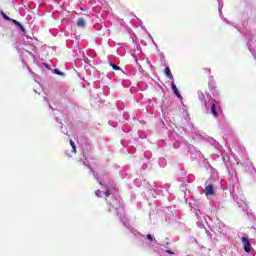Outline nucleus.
I'll return each instance as SVG.
<instances>
[{
    "mask_svg": "<svg viewBox=\"0 0 256 256\" xmlns=\"http://www.w3.org/2000/svg\"><path fill=\"white\" fill-rule=\"evenodd\" d=\"M105 195H106V197H111V190L106 189Z\"/></svg>",
    "mask_w": 256,
    "mask_h": 256,
    "instance_id": "obj_10",
    "label": "nucleus"
},
{
    "mask_svg": "<svg viewBox=\"0 0 256 256\" xmlns=\"http://www.w3.org/2000/svg\"><path fill=\"white\" fill-rule=\"evenodd\" d=\"M103 192L101 191V190H96L95 191V195H96V197H101V194H102Z\"/></svg>",
    "mask_w": 256,
    "mask_h": 256,
    "instance_id": "obj_9",
    "label": "nucleus"
},
{
    "mask_svg": "<svg viewBox=\"0 0 256 256\" xmlns=\"http://www.w3.org/2000/svg\"><path fill=\"white\" fill-rule=\"evenodd\" d=\"M12 21V23H14V25H16V27H19L21 24L19 23V21H17V20H11Z\"/></svg>",
    "mask_w": 256,
    "mask_h": 256,
    "instance_id": "obj_12",
    "label": "nucleus"
},
{
    "mask_svg": "<svg viewBox=\"0 0 256 256\" xmlns=\"http://www.w3.org/2000/svg\"><path fill=\"white\" fill-rule=\"evenodd\" d=\"M72 153H77V146L72 147Z\"/></svg>",
    "mask_w": 256,
    "mask_h": 256,
    "instance_id": "obj_15",
    "label": "nucleus"
},
{
    "mask_svg": "<svg viewBox=\"0 0 256 256\" xmlns=\"http://www.w3.org/2000/svg\"><path fill=\"white\" fill-rule=\"evenodd\" d=\"M171 89H172L174 95H176V97H178V99H181V93L179 92V89H177V85H175L174 80H172Z\"/></svg>",
    "mask_w": 256,
    "mask_h": 256,
    "instance_id": "obj_3",
    "label": "nucleus"
},
{
    "mask_svg": "<svg viewBox=\"0 0 256 256\" xmlns=\"http://www.w3.org/2000/svg\"><path fill=\"white\" fill-rule=\"evenodd\" d=\"M146 237L149 241H155V238L151 234H148Z\"/></svg>",
    "mask_w": 256,
    "mask_h": 256,
    "instance_id": "obj_11",
    "label": "nucleus"
},
{
    "mask_svg": "<svg viewBox=\"0 0 256 256\" xmlns=\"http://www.w3.org/2000/svg\"><path fill=\"white\" fill-rule=\"evenodd\" d=\"M109 65H110V67H112V69L114 71H121V67H119V66H117V65H115L113 63H109Z\"/></svg>",
    "mask_w": 256,
    "mask_h": 256,
    "instance_id": "obj_7",
    "label": "nucleus"
},
{
    "mask_svg": "<svg viewBox=\"0 0 256 256\" xmlns=\"http://www.w3.org/2000/svg\"><path fill=\"white\" fill-rule=\"evenodd\" d=\"M77 26L78 27H85V19L79 18L77 21Z\"/></svg>",
    "mask_w": 256,
    "mask_h": 256,
    "instance_id": "obj_6",
    "label": "nucleus"
},
{
    "mask_svg": "<svg viewBox=\"0 0 256 256\" xmlns=\"http://www.w3.org/2000/svg\"><path fill=\"white\" fill-rule=\"evenodd\" d=\"M166 253H168L169 255H175V252H173L172 250H166Z\"/></svg>",
    "mask_w": 256,
    "mask_h": 256,
    "instance_id": "obj_14",
    "label": "nucleus"
},
{
    "mask_svg": "<svg viewBox=\"0 0 256 256\" xmlns=\"http://www.w3.org/2000/svg\"><path fill=\"white\" fill-rule=\"evenodd\" d=\"M99 185H103V182H99Z\"/></svg>",
    "mask_w": 256,
    "mask_h": 256,
    "instance_id": "obj_20",
    "label": "nucleus"
},
{
    "mask_svg": "<svg viewBox=\"0 0 256 256\" xmlns=\"http://www.w3.org/2000/svg\"><path fill=\"white\" fill-rule=\"evenodd\" d=\"M18 27H19L20 30H22L23 32H25V27H23V25L20 24Z\"/></svg>",
    "mask_w": 256,
    "mask_h": 256,
    "instance_id": "obj_16",
    "label": "nucleus"
},
{
    "mask_svg": "<svg viewBox=\"0 0 256 256\" xmlns=\"http://www.w3.org/2000/svg\"><path fill=\"white\" fill-rule=\"evenodd\" d=\"M54 73H56V75H63V73H61V71H59V69H55Z\"/></svg>",
    "mask_w": 256,
    "mask_h": 256,
    "instance_id": "obj_13",
    "label": "nucleus"
},
{
    "mask_svg": "<svg viewBox=\"0 0 256 256\" xmlns=\"http://www.w3.org/2000/svg\"><path fill=\"white\" fill-rule=\"evenodd\" d=\"M70 145L71 147H75V142H73V140H70Z\"/></svg>",
    "mask_w": 256,
    "mask_h": 256,
    "instance_id": "obj_18",
    "label": "nucleus"
},
{
    "mask_svg": "<svg viewBox=\"0 0 256 256\" xmlns=\"http://www.w3.org/2000/svg\"><path fill=\"white\" fill-rule=\"evenodd\" d=\"M211 114L213 115V117H217L219 115V113L217 112V106L215 105V103L211 104Z\"/></svg>",
    "mask_w": 256,
    "mask_h": 256,
    "instance_id": "obj_5",
    "label": "nucleus"
},
{
    "mask_svg": "<svg viewBox=\"0 0 256 256\" xmlns=\"http://www.w3.org/2000/svg\"><path fill=\"white\" fill-rule=\"evenodd\" d=\"M115 76V73H110V74H107V77L111 78V77H114Z\"/></svg>",
    "mask_w": 256,
    "mask_h": 256,
    "instance_id": "obj_17",
    "label": "nucleus"
},
{
    "mask_svg": "<svg viewBox=\"0 0 256 256\" xmlns=\"http://www.w3.org/2000/svg\"><path fill=\"white\" fill-rule=\"evenodd\" d=\"M1 15H2L3 19H5L6 21H13V19H11L9 16H7V14H5V12H1Z\"/></svg>",
    "mask_w": 256,
    "mask_h": 256,
    "instance_id": "obj_8",
    "label": "nucleus"
},
{
    "mask_svg": "<svg viewBox=\"0 0 256 256\" xmlns=\"http://www.w3.org/2000/svg\"><path fill=\"white\" fill-rule=\"evenodd\" d=\"M165 75L170 79L171 81H175V77H173V73H171V69L169 67H166L164 69Z\"/></svg>",
    "mask_w": 256,
    "mask_h": 256,
    "instance_id": "obj_4",
    "label": "nucleus"
},
{
    "mask_svg": "<svg viewBox=\"0 0 256 256\" xmlns=\"http://www.w3.org/2000/svg\"><path fill=\"white\" fill-rule=\"evenodd\" d=\"M214 193L215 188L213 187V185H208L205 187L204 194L206 195V197H209V195H213Z\"/></svg>",
    "mask_w": 256,
    "mask_h": 256,
    "instance_id": "obj_2",
    "label": "nucleus"
},
{
    "mask_svg": "<svg viewBox=\"0 0 256 256\" xmlns=\"http://www.w3.org/2000/svg\"><path fill=\"white\" fill-rule=\"evenodd\" d=\"M79 164H80V165H85V162H83V160H80V161H79Z\"/></svg>",
    "mask_w": 256,
    "mask_h": 256,
    "instance_id": "obj_19",
    "label": "nucleus"
},
{
    "mask_svg": "<svg viewBox=\"0 0 256 256\" xmlns=\"http://www.w3.org/2000/svg\"><path fill=\"white\" fill-rule=\"evenodd\" d=\"M241 241L244 245V250L246 253H251V241H249L248 236H244L241 238Z\"/></svg>",
    "mask_w": 256,
    "mask_h": 256,
    "instance_id": "obj_1",
    "label": "nucleus"
}]
</instances>
